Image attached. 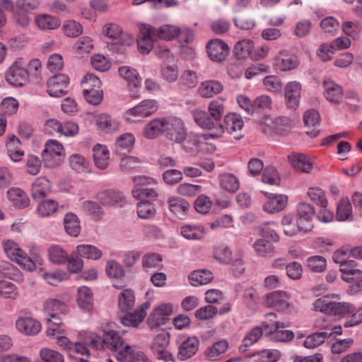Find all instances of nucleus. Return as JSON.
<instances>
[{
	"instance_id": "nucleus-1",
	"label": "nucleus",
	"mask_w": 362,
	"mask_h": 362,
	"mask_svg": "<svg viewBox=\"0 0 362 362\" xmlns=\"http://www.w3.org/2000/svg\"><path fill=\"white\" fill-rule=\"evenodd\" d=\"M339 295L336 293L322 296L313 302V310L339 319L351 314V315L344 322L345 327H354L361 323L362 307L356 310L351 303L339 301Z\"/></svg>"
},
{
	"instance_id": "nucleus-2",
	"label": "nucleus",
	"mask_w": 362,
	"mask_h": 362,
	"mask_svg": "<svg viewBox=\"0 0 362 362\" xmlns=\"http://www.w3.org/2000/svg\"><path fill=\"white\" fill-rule=\"evenodd\" d=\"M208 112L196 109L192 115L195 122L202 129L211 131L209 136L217 138L224 132L221 119L224 115V100L217 98L208 105Z\"/></svg>"
},
{
	"instance_id": "nucleus-3",
	"label": "nucleus",
	"mask_w": 362,
	"mask_h": 362,
	"mask_svg": "<svg viewBox=\"0 0 362 362\" xmlns=\"http://www.w3.org/2000/svg\"><path fill=\"white\" fill-rule=\"evenodd\" d=\"M349 251L344 248L337 250L333 255V260L340 265L341 279L346 282L362 277V271L357 267L356 262L348 260Z\"/></svg>"
},
{
	"instance_id": "nucleus-4",
	"label": "nucleus",
	"mask_w": 362,
	"mask_h": 362,
	"mask_svg": "<svg viewBox=\"0 0 362 362\" xmlns=\"http://www.w3.org/2000/svg\"><path fill=\"white\" fill-rule=\"evenodd\" d=\"M135 186L132 189V195L137 199H155L158 194L153 188L156 181L149 177L136 176L134 177Z\"/></svg>"
},
{
	"instance_id": "nucleus-5",
	"label": "nucleus",
	"mask_w": 362,
	"mask_h": 362,
	"mask_svg": "<svg viewBox=\"0 0 362 362\" xmlns=\"http://www.w3.org/2000/svg\"><path fill=\"white\" fill-rule=\"evenodd\" d=\"M214 256L220 263L231 264L237 269L243 264V252L238 250L233 253L230 247L225 244H219L214 247Z\"/></svg>"
},
{
	"instance_id": "nucleus-6",
	"label": "nucleus",
	"mask_w": 362,
	"mask_h": 362,
	"mask_svg": "<svg viewBox=\"0 0 362 362\" xmlns=\"http://www.w3.org/2000/svg\"><path fill=\"white\" fill-rule=\"evenodd\" d=\"M264 303L268 308L277 311L289 313L294 310V305L289 301L288 293L282 291H276L264 296Z\"/></svg>"
},
{
	"instance_id": "nucleus-7",
	"label": "nucleus",
	"mask_w": 362,
	"mask_h": 362,
	"mask_svg": "<svg viewBox=\"0 0 362 362\" xmlns=\"http://www.w3.org/2000/svg\"><path fill=\"white\" fill-rule=\"evenodd\" d=\"M2 247L8 257L16 262L23 269L33 267V262L28 259V255L13 240H3Z\"/></svg>"
},
{
	"instance_id": "nucleus-8",
	"label": "nucleus",
	"mask_w": 362,
	"mask_h": 362,
	"mask_svg": "<svg viewBox=\"0 0 362 362\" xmlns=\"http://www.w3.org/2000/svg\"><path fill=\"white\" fill-rule=\"evenodd\" d=\"M290 127L289 119L284 117L266 115L259 122V128L265 134H284Z\"/></svg>"
},
{
	"instance_id": "nucleus-9",
	"label": "nucleus",
	"mask_w": 362,
	"mask_h": 362,
	"mask_svg": "<svg viewBox=\"0 0 362 362\" xmlns=\"http://www.w3.org/2000/svg\"><path fill=\"white\" fill-rule=\"evenodd\" d=\"M158 109L155 100L147 99L141 101L137 105L129 109L125 114L127 120L137 122L153 114Z\"/></svg>"
},
{
	"instance_id": "nucleus-10",
	"label": "nucleus",
	"mask_w": 362,
	"mask_h": 362,
	"mask_svg": "<svg viewBox=\"0 0 362 362\" xmlns=\"http://www.w3.org/2000/svg\"><path fill=\"white\" fill-rule=\"evenodd\" d=\"M175 307L171 303H162L153 308L147 318L148 325L155 328L165 325L173 313Z\"/></svg>"
},
{
	"instance_id": "nucleus-11",
	"label": "nucleus",
	"mask_w": 362,
	"mask_h": 362,
	"mask_svg": "<svg viewBox=\"0 0 362 362\" xmlns=\"http://www.w3.org/2000/svg\"><path fill=\"white\" fill-rule=\"evenodd\" d=\"M299 227L303 232H308L313 228V218L315 209L313 206L307 202H300L296 206L295 214Z\"/></svg>"
},
{
	"instance_id": "nucleus-12",
	"label": "nucleus",
	"mask_w": 362,
	"mask_h": 362,
	"mask_svg": "<svg viewBox=\"0 0 362 362\" xmlns=\"http://www.w3.org/2000/svg\"><path fill=\"white\" fill-rule=\"evenodd\" d=\"M166 126L165 136L170 141L180 144L187 138V128L180 118L168 117V125Z\"/></svg>"
},
{
	"instance_id": "nucleus-13",
	"label": "nucleus",
	"mask_w": 362,
	"mask_h": 362,
	"mask_svg": "<svg viewBox=\"0 0 362 362\" xmlns=\"http://www.w3.org/2000/svg\"><path fill=\"white\" fill-rule=\"evenodd\" d=\"M169 341L170 334L165 331L158 334L153 339L151 344V351L158 359L165 362L173 361L172 354L166 350Z\"/></svg>"
},
{
	"instance_id": "nucleus-14",
	"label": "nucleus",
	"mask_w": 362,
	"mask_h": 362,
	"mask_svg": "<svg viewBox=\"0 0 362 362\" xmlns=\"http://www.w3.org/2000/svg\"><path fill=\"white\" fill-rule=\"evenodd\" d=\"M5 79L13 86L21 87L28 81L29 74L27 69L16 62L5 71Z\"/></svg>"
},
{
	"instance_id": "nucleus-15",
	"label": "nucleus",
	"mask_w": 362,
	"mask_h": 362,
	"mask_svg": "<svg viewBox=\"0 0 362 362\" xmlns=\"http://www.w3.org/2000/svg\"><path fill=\"white\" fill-rule=\"evenodd\" d=\"M103 33L110 38L112 43L122 46H130L134 42V37L122 32L121 28L115 23H109L104 26Z\"/></svg>"
},
{
	"instance_id": "nucleus-16",
	"label": "nucleus",
	"mask_w": 362,
	"mask_h": 362,
	"mask_svg": "<svg viewBox=\"0 0 362 362\" xmlns=\"http://www.w3.org/2000/svg\"><path fill=\"white\" fill-rule=\"evenodd\" d=\"M267 197V201L264 203L263 211L269 214L279 213L284 210L288 204V196L284 194H274L262 192Z\"/></svg>"
},
{
	"instance_id": "nucleus-17",
	"label": "nucleus",
	"mask_w": 362,
	"mask_h": 362,
	"mask_svg": "<svg viewBox=\"0 0 362 362\" xmlns=\"http://www.w3.org/2000/svg\"><path fill=\"white\" fill-rule=\"evenodd\" d=\"M69 77L63 74L54 75L47 81V92L51 97H61L66 93Z\"/></svg>"
},
{
	"instance_id": "nucleus-18",
	"label": "nucleus",
	"mask_w": 362,
	"mask_h": 362,
	"mask_svg": "<svg viewBox=\"0 0 362 362\" xmlns=\"http://www.w3.org/2000/svg\"><path fill=\"white\" fill-rule=\"evenodd\" d=\"M206 52L211 60L222 62L225 60L229 52L227 43L220 39H211L206 46Z\"/></svg>"
},
{
	"instance_id": "nucleus-19",
	"label": "nucleus",
	"mask_w": 362,
	"mask_h": 362,
	"mask_svg": "<svg viewBox=\"0 0 362 362\" xmlns=\"http://www.w3.org/2000/svg\"><path fill=\"white\" fill-rule=\"evenodd\" d=\"M43 311L47 315L48 325L53 323L52 319L59 320V314H66L69 308L64 302L56 298H49L43 303Z\"/></svg>"
},
{
	"instance_id": "nucleus-20",
	"label": "nucleus",
	"mask_w": 362,
	"mask_h": 362,
	"mask_svg": "<svg viewBox=\"0 0 362 362\" xmlns=\"http://www.w3.org/2000/svg\"><path fill=\"white\" fill-rule=\"evenodd\" d=\"M15 326L18 332L26 336L36 335L42 329L41 323L28 316L19 317L15 322Z\"/></svg>"
},
{
	"instance_id": "nucleus-21",
	"label": "nucleus",
	"mask_w": 362,
	"mask_h": 362,
	"mask_svg": "<svg viewBox=\"0 0 362 362\" xmlns=\"http://www.w3.org/2000/svg\"><path fill=\"white\" fill-rule=\"evenodd\" d=\"M156 28L151 25L144 24L140 28V34L137 37V45L139 52L144 54H148L153 48V36Z\"/></svg>"
},
{
	"instance_id": "nucleus-22",
	"label": "nucleus",
	"mask_w": 362,
	"mask_h": 362,
	"mask_svg": "<svg viewBox=\"0 0 362 362\" xmlns=\"http://www.w3.org/2000/svg\"><path fill=\"white\" fill-rule=\"evenodd\" d=\"M300 95V83L296 81L288 82L284 89L286 107L290 109H296L299 105Z\"/></svg>"
},
{
	"instance_id": "nucleus-23",
	"label": "nucleus",
	"mask_w": 362,
	"mask_h": 362,
	"mask_svg": "<svg viewBox=\"0 0 362 362\" xmlns=\"http://www.w3.org/2000/svg\"><path fill=\"white\" fill-rule=\"evenodd\" d=\"M46 334L48 337H54L59 346L64 348L68 352L69 351V348L73 342L64 336L65 327L62 322H59V323H52L49 325L46 330Z\"/></svg>"
},
{
	"instance_id": "nucleus-24",
	"label": "nucleus",
	"mask_w": 362,
	"mask_h": 362,
	"mask_svg": "<svg viewBox=\"0 0 362 362\" xmlns=\"http://www.w3.org/2000/svg\"><path fill=\"white\" fill-rule=\"evenodd\" d=\"M262 326L264 328V334L270 335L272 340L277 341H288L293 339L294 334L290 330H283L279 329L277 324H268L267 322H262Z\"/></svg>"
},
{
	"instance_id": "nucleus-25",
	"label": "nucleus",
	"mask_w": 362,
	"mask_h": 362,
	"mask_svg": "<svg viewBox=\"0 0 362 362\" xmlns=\"http://www.w3.org/2000/svg\"><path fill=\"white\" fill-rule=\"evenodd\" d=\"M168 125V117H160L152 119L146 126L144 136L149 139H155L163 133H165Z\"/></svg>"
},
{
	"instance_id": "nucleus-26",
	"label": "nucleus",
	"mask_w": 362,
	"mask_h": 362,
	"mask_svg": "<svg viewBox=\"0 0 362 362\" xmlns=\"http://www.w3.org/2000/svg\"><path fill=\"white\" fill-rule=\"evenodd\" d=\"M134 144V136L130 133L122 134L116 141L115 153L122 157V158H135L128 156L127 154L133 148Z\"/></svg>"
},
{
	"instance_id": "nucleus-27",
	"label": "nucleus",
	"mask_w": 362,
	"mask_h": 362,
	"mask_svg": "<svg viewBox=\"0 0 362 362\" xmlns=\"http://www.w3.org/2000/svg\"><path fill=\"white\" fill-rule=\"evenodd\" d=\"M324 95L330 103L337 104L340 103L343 97L341 87L329 78L323 81Z\"/></svg>"
},
{
	"instance_id": "nucleus-28",
	"label": "nucleus",
	"mask_w": 362,
	"mask_h": 362,
	"mask_svg": "<svg viewBox=\"0 0 362 362\" xmlns=\"http://www.w3.org/2000/svg\"><path fill=\"white\" fill-rule=\"evenodd\" d=\"M76 301L78 307L83 311H90L93 306V293L86 286H79L77 289Z\"/></svg>"
},
{
	"instance_id": "nucleus-29",
	"label": "nucleus",
	"mask_w": 362,
	"mask_h": 362,
	"mask_svg": "<svg viewBox=\"0 0 362 362\" xmlns=\"http://www.w3.org/2000/svg\"><path fill=\"white\" fill-rule=\"evenodd\" d=\"M199 345V341L196 337L184 338L179 346V358L181 360L191 358L197 351Z\"/></svg>"
},
{
	"instance_id": "nucleus-30",
	"label": "nucleus",
	"mask_w": 362,
	"mask_h": 362,
	"mask_svg": "<svg viewBox=\"0 0 362 362\" xmlns=\"http://www.w3.org/2000/svg\"><path fill=\"white\" fill-rule=\"evenodd\" d=\"M148 302L144 303L134 313L127 314L121 318V323L124 326L137 327L144 319L146 310L150 308Z\"/></svg>"
},
{
	"instance_id": "nucleus-31",
	"label": "nucleus",
	"mask_w": 362,
	"mask_h": 362,
	"mask_svg": "<svg viewBox=\"0 0 362 362\" xmlns=\"http://www.w3.org/2000/svg\"><path fill=\"white\" fill-rule=\"evenodd\" d=\"M169 211L180 218L185 217L189 210V204L179 197L171 196L167 200Z\"/></svg>"
},
{
	"instance_id": "nucleus-32",
	"label": "nucleus",
	"mask_w": 362,
	"mask_h": 362,
	"mask_svg": "<svg viewBox=\"0 0 362 362\" xmlns=\"http://www.w3.org/2000/svg\"><path fill=\"white\" fill-rule=\"evenodd\" d=\"M118 72L119 76L127 82L130 91L141 86V78L136 69L124 66L119 68Z\"/></svg>"
},
{
	"instance_id": "nucleus-33",
	"label": "nucleus",
	"mask_w": 362,
	"mask_h": 362,
	"mask_svg": "<svg viewBox=\"0 0 362 362\" xmlns=\"http://www.w3.org/2000/svg\"><path fill=\"white\" fill-rule=\"evenodd\" d=\"M51 192V185L45 177L37 178L31 187V195L35 200H40L47 196Z\"/></svg>"
},
{
	"instance_id": "nucleus-34",
	"label": "nucleus",
	"mask_w": 362,
	"mask_h": 362,
	"mask_svg": "<svg viewBox=\"0 0 362 362\" xmlns=\"http://www.w3.org/2000/svg\"><path fill=\"white\" fill-rule=\"evenodd\" d=\"M224 132L232 135L233 133L240 131L243 127V120L240 115L230 112L224 117L223 122Z\"/></svg>"
},
{
	"instance_id": "nucleus-35",
	"label": "nucleus",
	"mask_w": 362,
	"mask_h": 362,
	"mask_svg": "<svg viewBox=\"0 0 362 362\" xmlns=\"http://www.w3.org/2000/svg\"><path fill=\"white\" fill-rule=\"evenodd\" d=\"M7 197L13 206L25 208L30 204L28 194L19 187H11L7 191Z\"/></svg>"
},
{
	"instance_id": "nucleus-36",
	"label": "nucleus",
	"mask_w": 362,
	"mask_h": 362,
	"mask_svg": "<svg viewBox=\"0 0 362 362\" xmlns=\"http://www.w3.org/2000/svg\"><path fill=\"white\" fill-rule=\"evenodd\" d=\"M180 233L185 239L199 240L204 238L206 230L199 224H187L181 227Z\"/></svg>"
},
{
	"instance_id": "nucleus-37",
	"label": "nucleus",
	"mask_w": 362,
	"mask_h": 362,
	"mask_svg": "<svg viewBox=\"0 0 362 362\" xmlns=\"http://www.w3.org/2000/svg\"><path fill=\"white\" fill-rule=\"evenodd\" d=\"M281 224L283 227L284 233L286 236H295L303 231L299 227V223H298L294 214H285L281 218Z\"/></svg>"
},
{
	"instance_id": "nucleus-38",
	"label": "nucleus",
	"mask_w": 362,
	"mask_h": 362,
	"mask_svg": "<svg viewBox=\"0 0 362 362\" xmlns=\"http://www.w3.org/2000/svg\"><path fill=\"white\" fill-rule=\"evenodd\" d=\"M35 23L37 28L42 30H51L58 28L61 21L49 14H39L35 18Z\"/></svg>"
},
{
	"instance_id": "nucleus-39",
	"label": "nucleus",
	"mask_w": 362,
	"mask_h": 362,
	"mask_svg": "<svg viewBox=\"0 0 362 362\" xmlns=\"http://www.w3.org/2000/svg\"><path fill=\"white\" fill-rule=\"evenodd\" d=\"M223 89V86L218 81L209 80L202 82L199 88V94L203 98H211L214 95L221 93Z\"/></svg>"
},
{
	"instance_id": "nucleus-40",
	"label": "nucleus",
	"mask_w": 362,
	"mask_h": 362,
	"mask_svg": "<svg viewBox=\"0 0 362 362\" xmlns=\"http://www.w3.org/2000/svg\"><path fill=\"white\" fill-rule=\"evenodd\" d=\"M135 293L130 288L122 291L117 297L118 308L122 312H127L135 305Z\"/></svg>"
},
{
	"instance_id": "nucleus-41",
	"label": "nucleus",
	"mask_w": 362,
	"mask_h": 362,
	"mask_svg": "<svg viewBox=\"0 0 362 362\" xmlns=\"http://www.w3.org/2000/svg\"><path fill=\"white\" fill-rule=\"evenodd\" d=\"M298 65V61L296 57L281 54L276 56L274 62L275 69L281 71H288L295 69Z\"/></svg>"
},
{
	"instance_id": "nucleus-42",
	"label": "nucleus",
	"mask_w": 362,
	"mask_h": 362,
	"mask_svg": "<svg viewBox=\"0 0 362 362\" xmlns=\"http://www.w3.org/2000/svg\"><path fill=\"white\" fill-rule=\"evenodd\" d=\"M75 253L81 258L91 260H98L103 255L102 251L95 245L88 244L78 245L75 248Z\"/></svg>"
},
{
	"instance_id": "nucleus-43",
	"label": "nucleus",
	"mask_w": 362,
	"mask_h": 362,
	"mask_svg": "<svg viewBox=\"0 0 362 362\" xmlns=\"http://www.w3.org/2000/svg\"><path fill=\"white\" fill-rule=\"evenodd\" d=\"M213 279V274L209 270L206 269L194 271L188 276L189 284L193 286L208 284Z\"/></svg>"
},
{
	"instance_id": "nucleus-44",
	"label": "nucleus",
	"mask_w": 362,
	"mask_h": 362,
	"mask_svg": "<svg viewBox=\"0 0 362 362\" xmlns=\"http://www.w3.org/2000/svg\"><path fill=\"white\" fill-rule=\"evenodd\" d=\"M202 140H206L204 134H189L182 141V148L189 155H193L196 152H199V146Z\"/></svg>"
},
{
	"instance_id": "nucleus-45",
	"label": "nucleus",
	"mask_w": 362,
	"mask_h": 362,
	"mask_svg": "<svg viewBox=\"0 0 362 362\" xmlns=\"http://www.w3.org/2000/svg\"><path fill=\"white\" fill-rule=\"evenodd\" d=\"M98 199L100 203L104 206L119 205L124 203L123 195L117 192L105 191L98 194Z\"/></svg>"
},
{
	"instance_id": "nucleus-46",
	"label": "nucleus",
	"mask_w": 362,
	"mask_h": 362,
	"mask_svg": "<svg viewBox=\"0 0 362 362\" xmlns=\"http://www.w3.org/2000/svg\"><path fill=\"white\" fill-rule=\"evenodd\" d=\"M262 334H264V328L262 323L260 327L257 326L252 328L245 334L240 346V350L245 351L248 347L255 344Z\"/></svg>"
},
{
	"instance_id": "nucleus-47",
	"label": "nucleus",
	"mask_w": 362,
	"mask_h": 362,
	"mask_svg": "<svg viewBox=\"0 0 362 362\" xmlns=\"http://www.w3.org/2000/svg\"><path fill=\"white\" fill-rule=\"evenodd\" d=\"M47 253L49 259L54 264H64L68 261V252L58 245H51Z\"/></svg>"
},
{
	"instance_id": "nucleus-48",
	"label": "nucleus",
	"mask_w": 362,
	"mask_h": 362,
	"mask_svg": "<svg viewBox=\"0 0 362 362\" xmlns=\"http://www.w3.org/2000/svg\"><path fill=\"white\" fill-rule=\"evenodd\" d=\"M253 249L257 256L264 258H269L274 255V246L264 238L257 239L253 244Z\"/></svg>"
},
{
	"instance_id": "nucleus-49",
	"label": "nucleus",
	"mask_w": 362,
	"mask_h": 362,
	"mask_svg": "<svg viewBox=\"0 0 362 362\" xmlns=\"http://www.w3.org/2000/svg\"><path fill=\"white\" fill-rule=\"evenodd\" d=\"M105 349H107L115 353L124 342L123 338L114 330L104 332Z\"/></svg>"
},
{
	"instance_id": "nucleus-50",
	"label": "nucleus",
	"mask_w": 362,
	"mask_h": 362,
	"mask_svg": "<svg viewBox=\"0 0 362 362\" xmlns=\"http://www.w3.org/2000/svg\"><path fill=\"white\" fill-rule=\"evenodd\" d=\"M95 121L98 127L106 133L114 132L119 127V122L107 114L98 115Z\"/></svg>"
},
{
	"instance_id": "nucleus-51",
	"label": "nucleus",
	"mask_w": 362,
	"mask_h": 362,
	"mask_svg": "<svg viewBox=\"0 0 362 362\" xmlns=\"http://www.w3.org/2000/svg\"><path fill=\"white\" fill-rule=\"evenodd\" d=\"M278 223L275 221H267L263 223L259 227V235L269 241L278 243L280 240L279 235L276 233V229Z\"/></svg>"
},
{
	"instance_id": "nucleus-52",
	"label": "nucleus",
	"mask_w": 362,
	"mask_h": 362,
	"mask_svg": "<svg viewBox=\"0 0 362 362\" xmlns=\"http://www.w3.org/2000/svg\"><path fill=\"white\" fill-rule=\"evenodd\" d=\"M181 29L173 25L165 24L158 28H156L154 36L165 40L175 39L180 34Z\"/></svg>"
},
{
	"instance_id": "nucleus-53",
	"label": "nucleus",
	"mask_w": 362,
	"mask_h": 362,
	"mask_svg": "<svg viewBox=\"0 0 362 362\" xmlns=\"http://www.w3.org/2000/svg\"><path fill=\"white\" fill-rule=\"evenodd\" d=\"M70 357L77 362H88L90 352L88 348L81 343H73L68 352Z\"/></svg>"
},
{
	"instance_id": "nucleus-54",
	"label": "nucleus",
	"mask_w": 362,
	"mask_h": 362,
	"mask_svg": "<svg viewBox=\"0 0 362 362\" xmlns=\"http://www.w3.org/2000/svg\"><path fill=\"white\" fill-rule=\"evenodd\" d=\"M66 232L71 236L77 237L81 231V226L77 216L73 213H67L64 218Z\"/></svg>"
},
{
	"instance_id": "nucleus-55",
	"label": "nucleus",
	"mask_w": 362,
	"mask_h": 362,
	"mask_svg": "<svg viewBox=\"0 0 362 362\" xmlns=\"http://www.w3.org/2000/svg\"><path fill=\"white\" fill-rule=\"evenodd\" d=\"M41 276L43 280L52 286H57L59 283L69 279L68 273L62 269L45 272L42 273Z\"/></svg>"
},
{
	"instance_id": "nucleus-56",
	"label": "nucleus",
	"mask_w": 362,
	"mask_h": 362,
	"mask_svg": "<svg viewBox=\"0 0 362 362\" xmlns=\"http://www.w3.org/2000/svg\"><path fill=\"white\" fill-rule=\"evenodd\" d=\"M219 183L221 187L228 192H234L240 187L238 178L230 173L221 175L219 176Z\"/></svg>"
},
{
	"instance_id": "nucleus-57",
	"label": "nucleus",
	"mask_w": 362,
	"mask_h": 362,
	"mask_svg": "<svg viewBox=\"0 0 362 362\" xmlns=\"http://www.w3.org/2000/svg\"><path fill=\"white\" fill-rule=\"evenodd\" d=\"M137 204V214L139 218L143 219L151 218L156 214V209L155 205L148 199H140Z\"/></svg>"
},
{
	"instance_id": "nucleus-58",
	"label": "nucleus",
	"mask_w": 362,
	"mask_h": 362,
	"mask_svg": "<svg viewBox=\"0 0 362 362\" xmlns=\"http://www.w3.org/2000/svg\"><path fill=\"white\" fill-rule=\"evenodd\" d=\"M352 216V207L348 198H343L339 202L336 218L339 221H345L349 220Z\"/></svg>"
},
{
	"instance_id": "nucleus-59",
	"label": "nucleus",
	"mask_w": 362,
	"mask_h": 362,
	"mask_svg": "<svg viewBox=\"0 0 362 362\" xmlns=\"http://www.w3.org/2000/svg\"><path fill=\"white\" fill-rule=\"evenodd\" d=\"M253 362H276L281 357L277 349H263L253 354Z\"/></svg>"
},
{
	"instance_id": "nucleus-60",
	"label": "nucleus",
	"mask_w": 362,
	"mask_h": 362,
	"mask_svg": "<svg viewBox=\"0 0 362 362\" xmlns=\"http://www.w3.org/2000/svg\"><path fill=\"white\" fill-rule=\"evenodd\" d=\"M228 348V343L226 340H219L208 347L205 354L209 359L211 361L216 360L219 356L225 353Z\"/></svg>"
},
{
	"instance_id": "nucleus-61",
	"label": "nucleus",
	"mask_w": 362,
	"mask_h": 362,
	"mask_svg": "<svg viewBox=\"0 0 362 362\" xmlns=\"http://www.w3.org/2000/svg\"><path fill=\"white\" fill-rule=\"evenodd\" d=\"M6 146L8 156L11 158L13 156L20 157L24 155V151L22 148L21 142L15 135L12 134L8 136Z\"/></svg>"
},
{
	"instance_id": "nucleus-62",
	"label": "nucleus",
	"mask_w": 362,
	"mask_h": 362,
	"mask_svg": "<svg viewBox=\"0 0 362 362\" xmlns=\"http://www.w3.org/2000/svg\"><path fill=\"white\" fill-rule=\"evenodd\" d=\"M117 360L120 362H132L136 355L133 347L125 341L115 352Z\"/></svg>"
},
{
	"instance_id": "nucleus-63",
	"label": "nucleus",
	"mask_w": 362,
	"mask_h": 362,
	"mask_svg": "<svg viewBox=\"0 0 362 362\" xmlns=\"http://www.w3.org/2000/svg\"><path fill=\"white\" fill-rule=\"evenodd\" d=\"M0 296L5 298L14 300L18 298L19 291L14 284L7 281H1Z\"/></svg>"
},
{
	"instance_id": "nucleus-64",
	"label": "nucleus",
	"mask_w": 362,
	"mask_h": 362,
	"mask_svg": "<svg viewBox=\"0 0 362 362\" xmlns=\"http://www.w3.org/2000/svg\"><path fill=\"white\" fill-rule=\"evenodd\" d=\"M40 357L43 362H64L63 355L49 348H42L39 353Z\"/></svg>"
}]
</instances>
